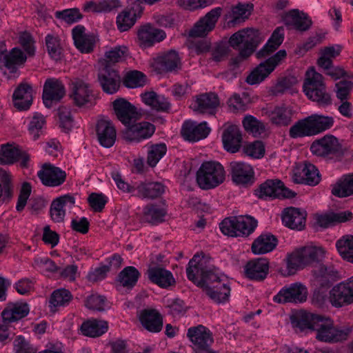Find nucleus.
Returning a JSON list of instances; mask_svg holds the SVG:
<instances>
[{
    "mask_svg": "<svg viewBox=\"0 0 353 353\" xmlns=\"http://www.w3.org/2000/svg\"><path fill=\"white\" fill-rule=\"evenodd\" d=\"M292 323L297 331L305 333L316 332L318 341L328 343L345 341L350 333V328L335 326L330 318L303 310L295 314Z\"/></svg>",
    "mask_w": 353,
    "mask_h": 353,
    "instance_id": "nucleus-1",
    "label": "nucleus"
},
{
    "mask_svg": "<svg viewBox=\"0 0 353 353\" xmlns=\"http://www.w3.org/2000/svg\"><path fill=\"white\" fill-rule=\"evenodd\" d=\"M325 250L320 246L308 245L294 250L286 259L288 274L291 275L296 271L314 263L319 264V272L314 274L316 278H327L331 275L332 270L320 262L324 259Z\"/></svg>",
    "mask_w": 353,
    "mask_h": 353,
    "instance_id": "nucleus-2",
    "label": "nucleus"
},
{
    "mask_svg": "<svg viewBox=\"0 0 353 353\" xmlns=\"http://www.w3.org/2000/svg\"><path fill=\"white\" fill-rule=\"evenodd\" d=\"M334 124L332 117L312 114L295 123L290 129L292 138L312 137L330 129Z\"/></svg>",
    "mask_w": 353,
    "mask_h": 353,
    "instance_id": "nucleus-3",
    "label": "nucleus"
},
{
    "mask_svg": "<svg viewBox=\"0 0 353 353\" xmlns=\"http://www.w3.org/2000/svg\"><path fill=\"white\" fill-rule=\"evenodd\" d=\"M303 91L310 100L316 102L319 105L327 106L332 103L331 96L326 91L323 76L313 67L305 72Z\"/></svg>",
    "mask_w": 353,
    "mask_h": 353,
    "instance_id": "nucleus-4",
    "label": "nucleus"
},
{
    "mask_svg": "<svg viewBox=\"0 0 353 353\" xmlns=\"http://www.w3.org/2000/svg\"><path fill=\"white\" fill-rule=\"evenodd\" d=\"M225 179L224 168L214 161L202 163L196 174V183L202 190L213 189L223 183Z\"/></svg>",
    "mask_w": 353,
    "mask_h": 353,
    "instance_id": "nucleus-5",
    "label": "nucleus"
},
{
    "mask_svg": "<svg viewBox=\"0 0 353 353\" xmlns=\"http://www.w3.org/2000/svg\"><path fill=\"white\" fill-rule=\"evenodd\" d=\"M208 282L203 285L205 294L214 302L224 303L230 296V281L221 270H214L208 275Z\"/></svg>",
    "mask_w": 353,
    "mask_h": 353,
    "instance_id": "nucleus-6",
    "label": "nucleus"
},
{
    "mask_svg": "<svg viewBox=\"0 0 353 353\" xmlns=\"http://www.w3.org/2000/svg\"><path fill=\"white\" fill-rule=\"evenodd\" d=\"M257 221L249 215H240L225 219L219 224L221 232L232 237H245L257 226Z\"/></svg>",
    "mask_w": 353,
    "mask_h": 353,
    "instance_id": "nucleus-7",
    "label": "nucleus"
},
{
    "mask_svg": "<svg viewBox=\"0 0 353 353\" xmlns=\"http://www.w3.org/2000/svg\"><path fill=\"white\" fill-rule=\"evenodd\" d=\"M112 178L119 190L141 198H155L165 192L164 185L159 182L141 183L134 188L126 183L117 172H112Z\"/></svg>",
    "mask_w": 353,
    "mask_h": 353,
    "instance_id": "nucleus-8",
    "label": "nucleus"
},
{
    "mask_svg": "<svg viewBox=\"0 0 353 353\" xmlns=\"http://www.w3.org/2000/svg\"><path fill=\"white\" fill-rule=\"evenodd\" d=\"M258 36L257 30L248 28L238 31L230 37L229 43L231 46L239 48L243 45L244 47L241 50L239 57L232 60V65H238L253 53L258 43Z\"/></svg>",
    "mask_w": 353,
    "mask_h": 353,
    "instance_id": "nucleus-9",
    "label": "nucleus"
},
{
    "mask_svg": "<svg viewBox=\"0 0 353 353\" xmlns=\"http://www.w3.org/2000/svg\"><path fill=\"white\" fill-rule=\"evenodd\" d=\"M210 259L203 254H196L189 261L186 269L187 276L197 286L202 287L208 281V275L219 270L210 265Z\"/></svg>",
    "mask_w": 353,
    "mask_h": 353,
    "instance_id": "nucleus-10",
    "label": "nucleus"
},
{
    "mask_svg": "<svg viewBox=\"0 0 353 353\" xmlns=\"http://www.w3.org/2000/svg\"><path fill=\"white\" fill-rule=\"evenodd\" d=\"M286 55L285 50H280L274 56L253 68L246 77L245 82L250 85L260 84L274 70L277 65L281 63Z\"/></svg>",
    "mask_w": 353,
    "mask_h": 353,
    "instance_id": "nucleus-11",
    "label": "nucleus"
},
{
    "mask_svg": "<svg viewBox=\"0 0 353 353\" xmlns=\"http://www.w3.org/2000/svg\"><path fill=\"white\" fill-rule=\"evenodd\" d=\"M329 301L333 306L337 307L353 303V276L332 288Z\"/></svg>",
    "mask_w": 353,
    "mask_h": 353,
    "instance_id": "nucleus-12",
    "label": "nucleus"
},
{
    "mask_svg": "<svg viewBox=\"0 0 353 353\" xmlns=\"http://www.w3.org/2000/svg\"><path fill=\"white\" fill-rule=\"evenodd\" d=\"M307 289L301 283H294L282 288L274 296L273 300L278 303H300L306 301Z\"/></svg>",
    "mask_w": 353,
    "mask_h": 353,
    "instance_id": "nucleus-13",
    "label": "nucleus"
},
{
    "mask_svg": "<svg viewBox=\"0 0 353 353\" xmlns=\"http://www.w3.org/2000/svg\"><path fill=\"white\" fill-rule=\"evenodd\" d=\"M150 67L157 74L174 71L181 66L179 54L170 50L167 53L158 55L150 60Z\"/></svg>",
    "mask_w": 353,
    "mask_h": 353,
    "instance_id": "nucleus-14",
    "label": "nucleus"
},
{
    "mask_svg": "<svg viewBox=\"0 0 353 353\" xmlns=\"http://www.w3.org/2000/svg\"><path fill=\"white\" fill-rule=\"evenodd\" d=\"M256 194L261 199L292 198L295 193L284 187L283 183L278 179L267 180L256 191Z\"/></svg>",
    "mask_w": 353,
    "mask_h": 353,
    "instance_id": "nucleus-15",
    "label": "nucleus"
},
{
    "mask_svg": "<svg viewBox=\"0 0 353 353\" xmlns=\"http://www.w3.org/2000/svg\"><path fill=\"white\" fill-rule=\"evenodd\" d=\"M37 175L42 184L48 187H57L62 185L66 179V173L60 168L46 163H44Z\"/></svg>",
    "mask_w": 353,
    "mask_h": 353,
    "instance_id": "nucleus-16",
    "label": "nucleus"
},
{
    "mask_svg": "<svg viewBox=\"0 0 353 353\" xmlns=\"http://www.w3.org/2000/svg\"><path fill=\"white\" fill-rule=\"evenodd\" d=\"M187 335L192 343L195 353L206 350L213 342L210 330L201 325L190 327Z\"/></svg>",
    "mask_w": 353,
    "mask_h": 353,
    "instance_id": "nucleus-17",
    "label": "nucleus"
},
{
    "mask_svg": "<svg viewBox=\"0 0 353 353\" xmlns=\"http://www.w3.org/2000/svg\"><path fill=\"white\" fill-rule=\"evenodd\" d=\"M113 110L117 119L125 125L129 126L139 117L137 108L123 98H119L112 103Z\"/></svg>",
    "mask_w": 353,
    "mask_h": 353,
    "instance_id": "nucleus-18",
    "label": "nucleus"
},
{
    "mask_svg": "<svg viewBox=\"0 0 353 353\" xmlns=\"http://www.w3.org/2000/svg\"><path fill=\"white\" fill-rule=\"evenodd\" d=\"M76 202L73 194H65L54 199L50 205V212L54 222H62L65 216L66 211L72 209Z\"/></svg>",
    "mask_w": 353,
    "mask_h": 353,
    "instance_id": "nucleus-19",
    "label": "nucleus"
},
{
    "mask_svg": "<svg viewBox=\"0 0 353 353\" xmlns=\"http://www.w3.org/2000/svg\"><path fill=\"white\" fill-rule=\"evenodd\" d=\"M219 105L218 96L206 93L197 96L191 103L190 108L196 113L213 115Z\"/></svg>",
    "mask_w": 353,
    "mask_h": 353,
    "instance_id": "nucleus-20",
    "label": "nucleus"
},
{
    "mask_svg": "<svg viewBox=\"0 0 353 353\" xmlns=\"http://www.w3.org/2000/svg\"><path fill=\"white\" fill-rule=\"evenodd\" d=\"M211 131L206 121L196 123L193 121L184 122L181 129V134L185 140L196 142L206 138Z\"/></svg>",
    "mask_w": 353,
    "mask_h": 353,
    "instance_id": "nucleus-21",
    "label": "nucleus"
},
{
    "mask_svg": "<svg viewBox=\"0 0 353 353\" xmlns=\"http://www.w3.org/2000/svg\"><path fill=\"white\" fill-rule=\"evenodd\" d=\"M292 179L296 183H305L315 185L320 181V175L317 168L311 163L299 165L292 172Z\"/></svg>",
    "mask_w": 353,
    "mask_h": 353,
    "instance_id": "nucleus-22",
    "label": "nucleus"
},
{
    "mask_svg": "<svg viewBox=\"0 0 353 353\" xmlns=\"http://www.w3.org/2000/svg\"><path fill=\"white\" fill-rule=\"evenodd\" d=\"M72 39L75 47L82 53H90L93 51L97 42V37L86 31L81 25L75 26L72 31Z\"/></svg>",
    "mask_w": 353,
    "mask_h": 353,
    "instance_id": "nucleus-23",
    "label": "nucleus"
},
{
    "mask_svg": "<svg viewBox=\"0 0 353 353\" xmlns=\"http://www.w3.org/2000/svg\"><path fill=\"white\" fill-rule=\"evenodd\" d=\"M221 14V8H215L210 10L203 18L198 21L190 31L191 37H205L215 26V24Z\"/></svg>",
    "mask_w": 353,
    "mask_h": 353,
    "instance_id": "nucleus-24",
    "label": "nucleus"
},
{
    "mask_svg": "<svg viewBox=\"0 0 353 353\" xmlns=\"http://www.w3.org/2000/svg\"><path fill=\"white\" fill-rule=\"evenodd\" d=\"M65 91L62 83L55 79L46 81L43 91V101L46 107L51 108L65 95Z\"/></svg>",
    "mask_w": 353,
    "mask_h": 353,
    "instance_id": "nucleus-25",
    "label": "nucleus"
},
{
    "mask_svg": "<svg viewBox=\"0 0 353 353\" xmlns=\"http://www.w3.org/2000/svg\"><path fill=\"white\" fill-rule=\"evenodd\" d=\"M126 127L123 137L128 141L139 142L150 138L155 131L154 125L147 121L130 124Z\"/></svg>",
    "mask_w": 353,
    "mask_h": 353,
    "instance_id": "nucleus-26",
    "label": "nucleus"
},
{
    "mask_svg": "<svg viewBox=\"0 0 353 353\" xmlns=\"http://www.w3.org/2000/svg\"><path fill=\"white\" fill-rule=\"evenodd\" d=\"M166 37L165 32L150 24L142 26L137 32L139 45L143 48L153 46L163 41Z\"/></svg>",
    "mask_w": 353,
    "mask_h": 353,
    "instance_id": "nucleus-27",
    "label": "nucleus"
},
{
    "mask_svg": "<svg viewBox=\"0 0 353 353\" xmlns=\"http://www.w3.org/2000/svg\"><path fill=\"white\" fill-rule=\"evenodd\" d=\"M306 216L307 213L304 210L288 208L282 213V222L285 226L290 229L301 230L305 227Z\"/></svg>",
    "mask_w": 353,
    "mask_h": 353,
    "instance_id": "nucleus-28",
    "label": "nucleus"
},
{
    "mask_svg": "<svg viewBox=\"0 0 353 353\" xmlns=\"http://www.w3.org/2000/svg\"><path fill=\"white\" fill-rule=\"evenodd\" d=\"M97 133L100 144L105 148L112 147L116 140V130L110 120L100 119L97 124Z\"/></svg>",
    "mask_w": 353,
    "mask_h": 353,
    "instance_id": "nucleus-29",
    "label": "nucleus"
},
{
    "mask_svg": "<svg viewBox=\"0 0 353 353\" xmlns=\"http://www.w3.org/2000/svg\"><path fill=\"white\" fill-rule=\"evenodd\" d=\"M338 139L332 135H325L312 143L310 146L312 153L318 157H325L334 153L339 149Z\"/></svg>",
    "mask_w": 353,
    "mask_h": 353,
    "instance_id": "nucleus-30",
    "label": "nucleus"
},
{
    "mask_svg": "<svg viewBox=\"0 0 353 353\" xmlns=\"http://www.w3.org/2000/svg\"><path fill=\"white\" fill-rule=\"evenodd\" d=\"M99 81L105 92L112 94L119 90L121 78L116 70L104 67L99 73Z\"/></svg>",
    "mask_w": 353,
    "mask_h": 353,
    "instance_id": "nucleus-31",
    "label": "nucleus"
},
{
    "mask_svg": "<svg viewBox=\"0 0 353 353\" xmlns=\"http://www.w3.org/2000/svg\"><path fill=\"white\" fill-rule=\"evenodd\" d=\"M33 90L32 86L27 83H22L14 90L12 101L14 107L20 111L27 110L32 103Z\"/></svg>",
    "mask_w": 353,
    "mask_h": 353,
    "instance_id": "nucleus-32",
    "label": "nucleus"
},
{
    "mask_svg": "<svg viewBox=\"0 0 353 353\" xmlns=\"http://www.w3.org/2000/svg\"><path fill=\"white\" fill-rule=\"evenodd\" d=\"M352 218L350 211L325 212L316 214L314 216L316 224L321 228H328L337 223H344Z\"/></svg>",
    "mask_w": 353,
    "mask_h": 353,
    "instance_id": "nucleus-33",
    "label": "nucleus"
},
{
    "mask_svg": "<svg viewBox=\"0 0 353 353\" xmlns=\"http://www.w3.org/2000/svg\"><path fill=\"white\" fill-rule=\"evenodd\" d=\"M242 137L239 128L234 125H228L225 127L222 134L223 148L228 152H236L241 144Z\"/></svg>",
    "mask_w": 353,
    "mask_h": 353,
    "instance_id": "nucleus-34",
    "label": "nucleus"
},
{
    "mask_svg": "<svg viewBox=\"0 0 353 353\" xmlns=\"http://www.w3.org/2000/svg\"><path fill=\"white\" fill-rule=\"evenodd\" d=\"M142 326L149 332H159L163 327V319L159 312L153 309L142 310L139 315Z\"/></svg>",
    "mask_w": 353,
    "mask_h": 353,
    "instance_id": "nucleus-35",
    "label": "nucleus"
},
{
    "mask_svg": "<svg viewBox=\"0 0 353 353\" xmlns=\"http://www.w3.org/2000/svg\"><path fill=\"white\" fill-rule=\"evenodd\" d=\"M30 312V307L25 302L10 303L1 313L4 322L13 323L26 317Z\"/></svg>",
    "mask_w": 353,
    "mask_h": 353,
    "instance_id": "nucleus-36",
    "label": "nucleus"
},
{
    "mask_svg": "<svg viewBox=\"0 0 353 353\" xmlns=\"http://www.w3.org/2000/svg\"><path fill=\"white\" fill-rule=\"evenodd\" d=\"M265 114L271 123L276 126H288L292 121L293 111L285 105H279L269 109Z\"/></svg>",
    "mask_w": 353,
    "mask_h": 353,
    "instance_id": "nucleus-37",
    "label": "nucleus"
},
{
    "mask_svg": "<svg viewBox=\"0 0 353 353\" xmlns=\"http://www.w3.org/2000/svg\"><path fill=\"white\" fill-rule=\"evenodd\" d=\"M231 175L235 183L238 185H247L253 179L254 170L248 163L233 162L231 163Z\"/></svg>",
    "mask_w": 353,
    "mask_h": 353,
    "instance_id": "nucleus-38",
    "label": "nucleus"
},
{
    "mask_svg": "<svg viewBox=\"0 0 353 353\" xmlns=\"http://www.w3.org/2000/svg\"><path fill=\"white\" fill-rule=\"evenodd\" d=\"M71 97L79 106H82L88 103L92 98V91L89 85L81 79H75L72 83Z\"/></svg>",
    "mask_w": 353,
    "mask_h": 353,
    "instance_id": "nucleus-39",
    "label": "nucleus"
},
{
    "mask_svg": "<svg viewBox=\"0 0 353 353\" xmlns=\"http://www.w3.org/2000/svg\"><path fill=\"white\" fill-rule=\"evenodd\" d=\"M141 101L151 109L158 112H166L170 108L169 101L162 94H158L154 91L141 93Z\"/></svg>",
    "mask_w": 353,
    "mask_h": 353,
    "instance_id": "nucleus-40",
    "label": "nucleus"
},
{
    "mask_svg": "<svg viewBox=\"0 0 353 353\" xmlns=\"http://www.w3.org/2000/svg\"><path fill=\"white\" fill-rule=\"evenodd\" d=\"M269 270V262L265 258H261L248 262L245 267V273L250 279H264Z\"/></svg>",
    "mask_w": 353,
    "mask_h": 353,
    "instance_id": "nucleus-41",
    "label": "nucleus"
},
{
    "mask_svg": "<svg viewBox=\"0 0 353 353\" xmlns=\"http://www.w3.org/2000/svg\"><path fill=\"white\" fill-rule=\"evenodd\" d=\"M141 10L138 4L132 8L123 10L117 17V25L118 29L121 31H127L135 23L137 19L140 17Z\"/></svg>",
    "mask_w": 353,
    "mask_h": 353,
    "instance_id": "nucleus-42",
    "label": "nucleus"
},
{
    "mask_svg": "<svg viewBox=\"0 0 353 353\" xmlns=\"http://www.w3.org/2000/svg\"><path fill=\"white\" fill-rule=\"evenodd\" d=\"M148 276L152 282L163 288H167L175 283L172 272L163 268H150L148 270Z\"/></svg>",
    "mask_w": 353,
    "mask_h": 353,
    "instance_id": "nucleus-43",
    "label": "nucleus"
},
{
    "mask_svg": "<svg viewBox=\"0 0 353 353\" xmlns=\"http://www.w3.org/2000/svg\"><path fill=\"white\" fill-rule=\"evenodd\" d=\"M286 25L299 31H305L310 27L311 20L304 13L298 10H291L284 18Z\"/></svg>",
    "mask_w": 353,
    "mask_h": 353,
    "instance_id": "nucleus-44",
    "label": "nucleus"
},
{
    "mask_svg": "<svg viewBox=\"0 0 353 353\" xmlns=\"http://www.w3.org/2000/svg\"><path fill=\"white\" fill-rule=\"evenodd\" d=\"M276 238L271 234H261L252 245V251L254 254H264L272 251L276 245Z\"/></svg>",
    "mask_w": 353,
    "mask_h": 353,
    "instance_id": "nucleus-45",
    "label": "nucleus"
},
{
    "mask_svg": "<svg viewBox=\"0 0 353 353\" xmlns=\"http://www.w3.org/2000/svg\"><path fill=\"white\" fill-rule=\"evenodd\" d=\"M26 60V54L18 48H14L10 53L6 52H0V61L7 68L12 70V72H14L16 65L23 64Z\"/></svg>",
    "mask_w": 353,
    "mask_h": 353,
    "instance_id": "nucleus-46",
    "label": "nucleus"
},
{
    "mask_svg": "<svg viewBox=\"0 0 353 353\" xmlns=\"http://www.w3.org/2000/svg\"><path fill=\"white\" fill-rule=\"evenodd\" d=\"M343 46L334 44L324 47L320 50V56L317 59V65L321 68H327L333 63L332 59L339 56Z\"/></svg>",
    "mask_w": 353,
    "mask_h": 353,
    "instance_id": "nucleus-47",
    "label": "nucleus"
},
{
    "mask_svg": "<svg viewBox=\"0 0 353 353\" xmlns=\"http://www.w3.org/2000/svg\"><path fill=\"white\" fill-rule=\"evenodd\" d=\"M284 38V31L282 28H277L272 33L263 49L256 53L258 58L265 57L275 51L282 43Z\"/></svg>",
    "mask_w": 353,
    "mask_h": 353,
    "instance_id": "nucleus-48",
    "label": "nucleus"
},
{
    "mask_svg": "<svg viewBox=\"0 0 353 353\" xmlns=\"http://www.w3.org/2000/svg\"><path fill=\"white\" fill-rule=\"evenodd\" d=\"M108 328L106 321L91 319L82 323L81 331L85 336L97 337L105 333Z\"/></svg>",
    "mask_w": 353,
    "mask_h": 353,
    "instance_id": "nucleus-49",
    "label": "nucleus"
},
{
    "mask_svg": "<svg viewBox=\"0 0 353 353\" xmlns=\"http://www.w3.org/2000/svg\"><path fill=\"white\" fill-rule=\"evenodd\" d=\"M252 10L253 5L251 3H238L232 8L231 11L227 15V19H230L229 23H239L245 21Z\"/></svg>",
    "mask_w": 353,
    "mask_h": 353,
    "instance_id": "nucleus-50",
    "label": "nucleus"
},
{
    "mask_svg": "<svg viewBox=\"0 0 353 353\" xmlns=\"http://www.w3.org/2000/svg\"><path fill=\"white\" fill-rule=\"evenodd\" d=\"M336 248L341 258L353 263V235L345 234L336 241Z\"/></svg>",
    "mask_w": 353,
    "mask_h": 353,
    "instance_id": "nucleus-51",
    "label": "nucleus"
},
{
    "mask_svg": "<svg viewBox=\"0 0 353 353\" xmlns=\"http://www.w3.org/2000/svg\"><path fill=\"white\" fill-rule=\"evenodd\" d=\"M46 125V119L40 113L34 112L30 117L28 125V132L33 140H37L43 134Z\"/></svg>",
    "mask_w": 353,
    "mask_h": 353,
    "instance_id": "nucleus-52",
    "label": "nucleus"
},
{
    "mask_svg": "<svg viewBox=\"0 0 353 353\" xmlns=\"http://www.w3.org/2000/svg\"><path fill=\"white\" fill-rule=\"evenodd\" d=\"M20 148L15 144H6L0 148V164L10 165L18 161Z\"/></svg>",
    "mask_w": 353,
    "mask_h": 353,
    "instance_id": "nucleus-53",
    "label": "nucleus"
},
{
    "mask_svg": "<svg viewBox=\"0 0 353 353\" xmlns=\"http://www.w3.org/2000/svg\"><path fill=\"white\" fill-rule=\"evenodd\" d=\"M332 194L339 197L353 195V174L344 175L332 188Z\"/></svg>",
    "mask_w": 353,
    "mask_h": 353,
    "instance_id": "nucleus-54",
    "label": "nucleus"
},
{
    "mask_svg": "<svg viewBox=\"0 0 353 353\" xmlns=\"http://www.w3.org/2000/svg\"><path fill=\"white\" fill-rule=\"evenodd\" d=\"M139 274L135 268L128 266L119 274L118 281L123 287L132 288L137 282Z\"/></svg>",
    "mask_w": 353,
    "mask_h": 353,
    "instance_id": "nucleus-55",
    "label": "nucleus"
},
{
    "mask_svg": "<svg viewBox=\"0 0 353 353\" xmlns=\"http://www.w3.org/2000/svg\"><path fill=\"white\" fill-rule=\"evenodd\" d=\"M46 45L50 57L55 60H59L62 55V49L59 37L55 34H48L46 37Z\"/></svg>",
    "mask_w": 353,
    "mask_h": 353,
    "instance_id": "nucleus-56",
    "label": "nucleus"
},
{
    "mask_svg": "<svg viewBox=\"0 0 353 353\" xmlns=\"http://www.w3.org/2000/svg\"><path fill=\"white\" fill-rule=\"evenodd\" d=\"M72 299L70 292L63 288L53 292L50 300L51 310L59 307H64L69 303Z\"/></svg>",
    "mask_w": 353,
    "mask_h": 353,
    "instance_id": "nucleus-57",
    "label": "nucleus"
},
{
    "mask_svg": "<svg viewBox=\"0 0 353 353\" xmlns=\"http://www.w3.org/2000/svg\"><path fill=\"white\" fill-rule=\"evenodd\" d=\"M242 123L244 129L254 137L261 135L265 131V125L252 115L245 116Z\"/></svg>",
    "mask_w": 353,
    "mask_h": 353,
    "instance_id": "nucleus-58",
    "label": "nucleus"
},
{
    "mask_svg": "<svg viewBox=\"0 0 353 353\" xmlns=\"http://www.w3.org/2000/svg\"><path fill=\"white\" fill-rule=\"evenodd\" d=\"M167 147L164 143L152 145L148 150V163L152 166H155L158 162L165 154Z\"/></svg>",
    "mask_w": 353,
    "mask_h": 353,
    "instance_id": "nucleus-59",
    "label": "nucleus"
},
{
    "mask_svg": "<svg viewBox=\"0 0 353 353\" xmlns=\"http://www.w3.org/2000/svg\"><path fill=\"white\" fill-rule=\"evenodd\" d=\"M243 151L247 156L258 159L263 157L265 149L262 141H255L245 143L243 145Z\"/></svg>",
    "mask_w": 353,
    "mask_h": 353,
    "instance_id": "nucleus-60",
    "label": "nucleus"
},
{
    "mask_svg": "<svg viewBox=\"0 0 353 353\" xmlns=\"http://www.w3.org/2000/svg\"><path fill=\"white\" fill-rule=\"evenodd\" d=\"M123 83L129 88L143 87L147 83V78L141 72L134 70L125 75Z\"/></svg>",
    "mask_w": 353,
    "mask_h": 353,
    "instance_id": "nucleus-61",
    "label": "nucleus"
},
{
    "mask_svg": "<svg viewBox=\"0 0 353 353\" xmlns=\"http://www.w3.org/2000/svg\"><path fill=\"white\" fill-rule=\"evenodd\" d=\"M34 268L46 276L53 274L58 269L56 264L47 257H37L34 259Z\"/></svg>",
    "mask_w": 353,
    "mask_h": 353,
    "instance_id": "nucleus-62",
    "label": "nucleus"
},
{
    "mask_svg": "<svg viewBox=\"0 0 353 353\" xmlns=\"http://www.w3.org/2000/svg\"><path fill=\"white\" fill-rule=\"evenodd\" d=\"M165 215V210L162 208L152 205L146 206L143 209V217L150 223H154L162 221Z\"/></svg>",
    "mask_w": 353,
    "mask_h": 353,
    "instance_id": "nucleus-63",
    "label": "nucleus"
},
{
    "mask_svg": "<svg viewBox=\"0 0 353 353\" xmlns=\"http://www.w3.org/2000/svg\"><path fill=\"white\" fill-rule=\"evenodd\" d=\"M128 55V48L125 46H116L105 52L107 61L117 63L123 61Z\"/></svg>",
    "mask_w": 353,
    "mask_h": 353,
    "instance_id": "nucleus-64",
    "label": "nucleus"
}]
</instances>
